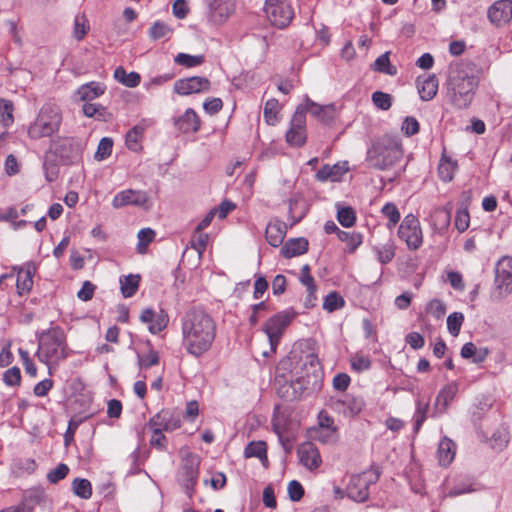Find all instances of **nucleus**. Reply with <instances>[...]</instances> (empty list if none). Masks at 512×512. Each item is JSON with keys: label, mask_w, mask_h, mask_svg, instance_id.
Segmentation results:
<instances>
[{"label": "nucleus", "mask_w": 512, "mask_h": 512, "mask_svg": "<svg viewBox=\"0 0 512 512\" xmlns=\"http://www.w3.org/2000/svg\"><path fill=\"white\" fill-rule=\"evenodd\" d=\"M183 345L187 352L200 357L210 350L216 335V324L203 310L192 309L182 320Z\"/></svg>", "instance_id": "1"}, {"label": "nucleus", "mask_w": 512, "mask_h": 512, "mask_svg": "<svg viewBox=\"0 0 512 512\" xmlns=\"http://www.w3.org/2000/svg\"><path fill=\"white\" fill-rule=\"evenodd\" d=\"M446 85L451 104L463 109L471 104L479 81L471 65L457 64L451 67Z\"/></svg>", "instance_id": "2"}, {"label": "nucleus", "mask_w": 512, "mask_h": 512, "mask_svg": "<svg viewBox=\"0 0 512 512\" xmlns=\"http://www.w3.org/2000/svg\"><path fill=\"white\" fill-rule=\"evenodd\" d=\"M67 355L66 337L60 328L53 327L40 334L36 356L48 367L50 374L52 368L56 367Z\"/></svg>", "instance_id": "3"}, {"label": "nucleus", "mask_w": 512, "mask_h": 512, "mask_svg": "<svg viewBox=\"0 0 512 512\" xmlns=\"http://www.w3.org/2000/svg\"><path fill=\"white\" fill-rule=\"evenodd\" d=\"M62 123V113L54 104H44L34 121L27 128V135L31 140H39L56 134Z\"/></svg>", "instance_id": "4"}, {"label": "nucleus", "mask_w": 512, "mask_h": 512, "mask_svg": "<svg viewBox=\"0 0 512 512\" xmlns=\"http://www.w3.org/2000/svg\"><path fill=\"white\" fill-rule=\"evenodd\" d=\"M402 157L400 142L391 137H383L372 144L367 152V162L375 169L386 170Z\"/></svg>", "instance_id": "5"}, {"label": "nucleus", "mask_w": 512, "mask_h": 512, "mask_svg": "<svg viewBox=\"0 0 512 512\" xmlns=\"http://www.w3.org/2000/svg\"><path fill=\"white\" fill-rule=\"evenodd\" d=\"M234 0H204L202 19L213 29L224 26L235 13Z\"/></svg>", "instance_id": "6"}, {"label": "nucleus", "mask_w": 512, "mask_h": 512, "mask_svg": "<svg viewBox=\"0 0 512 512\" xmlns=\"http://www.w3.org/2000/svg\"><path fill=\"white\" fill-rule=\"evenodd\" d=\"M398 237L410 250H418L423 244V232L420 221L413 214H408L398 228Z\"/></svg>", "instance_id": "7"}, {"label": "nucleus", "mask_w": 512, "mask_h": 512, "mask_svg": "<svg viewBox=\"0 0 512 512\" xmlns=\"http://www.w3.org/2000/svg\"><path fill=\"white\" fill-rule=\"evenodd\" d=\"M264 10L270 23L279 28L288 26L294 16L289 0H266Z\"/></svg>", "instance_id": "8"}, {"label": "nucleus", "mask_w": 512, "mask_h": 512, "mask_svg": "<svg viewBox=\"0 0 512 512\" xmlns=\"http://www.w3.org/2000/svg\"><path fill=\"white\" fill-rule=\"evenodd\" d=\"M377 479L378 475L372 470L353 475L347 486L349 498L356 502L366 501L369 497V486L375 483Z\"/></svg>", "instance_id": "9"}, {"label": "nucleus", "mask_w": 512, "mask_h": 512, "mask_svg": "<svg viewBox=\"0 0 512 512\" xmlns=\"http://www.w3.org/2000/svg\"><path fill=\"white\" fill-rule=\"evenodd\" d=\"M182 456L179 479L186 489H191L199 474L200 458L188 449H181Z\"/></svg>", "instance_id": "10"}, {"label": "nucleus", "mask_w": 512, "mask_h": 512, "mask_svg": "<svg viewBox=\"0 0 512 512\" xmlns=\"http://www.w3.org/2000/svg\"><path fill=\"white\" fill-rule=\"evenodd\" d=\"M293 319V315L287 312H281L271 317L264 325L272 351L276 350L280 338L284 330L289 326Z\"/></svg>", "instance_id": "11"}, {"label": "nucleus", "mask_w": 512, "mask_h": 512, "mask_svg": "<svg viewBox=\"0 0 512 512\" xmlns=\"http://www.w3.org/2000/svg\"><path fill=\"white\" fill-rule=\"evenodd\" d=\"M306 138V117L303 114V109L297 108L286 133V142L291 146L300 147L305 144Z\"/></svg>", "instance_id": "12"}, {"label": "nucleus", "mask_w": 512, "mask_h": 512, "mask_svg": "<svg viewBox=\"0 0 512 512\" xmlns=\"http://www.w3.org/2000/svg\"><path fill=\"white\" fill-rule=\"evenodd\" d=\"M210 81L206 77L193 76L179 79L174 83V92L179 95H190L210 90Z\"/></svg>", "instance_id": "13"}, {"label": "nucleus", "mask_w": 512, "mask_h": 512, "mask_svg": "<svg viewBox=\"0 0 512 512\" xmlns=\"http://www.w3.org/2000/svg\"><path fill=\"white\" fill-rule=\"evenodd\" d=\"M126 205H134L137 207L148 208L149 197L147 193L144 191L133 189L120 191L113 198L112 206L117 209Z\"/></svg>", "instance_id": "14"}, {"label": "nucleus", "mask_w": 512, "mask_h": 512, "mask_svg": "<svg viewBox=\"0 0 512 512\" xmlns=\"http://www.w3.org/2000/svg\"><path fill=\"white\" fill-rule=\"evenodd\" d=\"M495 284L503 294L512 292V258L503 257L496 265Z\"/></svg>", "instance_id": "15"}, {"label": "nucleus", "mask_w": 512, "mask_h": 512, "mask_svg": "<svg viewBox=\"0 0 512 512\" xmlns=\"http://www.w3.org/2000/svg\"><path fill=\"white\" fill-rule=\"evenodd\" d=\"M49 150L63 161H68L78 156L80 148L73 138L58 137L50 142Z\"/></svg>", "instance_id": "16"}, {"label": "nucleus", "mask_w": 512, "mask_h": 512, "mask_svg": "<svg viewBox=\"0 0 512 512\" xmlns=\"http://www.w3.org/2000/svg\"><path fill=\"white\" fill-rule=\"evenodd\" d=\"M181 426V420L177 413L170 410H161L146 424V428H155L171 432Z\"/></svg>", "instance_id": "17"}, {"label": "nucleus", "mask_w": 512, "mask_h": 512, "mask_svg": "<svg viewBox=\"0 0 512 512\" xmlns=\"http://www.w3.org/2000/svg\"><path fill=\"white\" fill-rule=\"evenodd\" d=\"M490 21L498 26L508 23L512 19V1L499 0L488 10Z\"/></svg>", "instance_id": "18"}, {"label": "nucleus", "mask_w": 512, "mask_h": 512, "mask_svg": "<svg viewBox=\"0 0 512 512\" xmlns=\"http://www.w3.org/2000/svg\"><path fill=\"white\" fill-rule=\"evenodd\" d=\"M143 323L149 324L148 329L151 333L156 334L166 328L169 318L164 311L156 313L153 309H144L140 315Z\"/></svg>", "instance_id": "19"}, {"label": "nucleus", "mask_w": 512, "mask_h": 512, "mask_svg": "<svg viewBox=\"0 0 512 512\" xmlns=\"http://www.w3.org/2000/svg\"><path fill=\"white\" fill-rule=\"evenodd\" d=\"M297 453L301 464L310 470L317 469L322 462L317 447L311 442L302 443Z\"/></svg>", "instance_id": "20"}, {"label": "nucleus", "mask_w": 512, "mask_h": 512, "mask_svg": "<svg viewBox=\"0 0 512 512\" xmlns=\"http://www.w3.org/2000/svg\"><path fill=\"white\" fill-rule=\"evenodd\" d=\"M297 108L303 109V114L306 112L310 113L316 119L322 122H328L334 117V106L333 105H320L316 102H313L309 98H305L303 104L299 105Z\"/></svg>", "instance_id": "21"}, {"label": "nucleus", "mask_w": 512, "mask_h": 512, "mask_svg": "<svg viewBox=\"0 0 512 512\" xmlns=\"http://www.w3.org/2000/svg\"><path fill=\"white\" fill-rule=\"evenodd\" d=\"M438 79L435 75L420 76L416 80V87L423 101L432 100L438 91Z\"/></svg>", "instance_id": "22"}, {"label": "nucleus", "mask_w": 512, "mask_h": 512, "mask_svg": "<svg viewBox=\"0 0 512 512\" xmlns=\"http://www.w3.org/2000/svg\"><path fill=\"white\" fill-rule=\"evenodd\" d=\"M349 170L348 163L342 162L337 163L332 166L324 165L320 170L316 173V179L325 182L330 180L332 182L340 181Z\"/></svg>", "instance_id": "23"}, {"label": "nucleus", "mask_w": 512, "mask_h": 512, "mask_svg": "<svg viewBox=\"0 0 512 512\" xmlns=\"http://www.w3.org/2000/svg\"><path fill=\"white\" fill-rule=\"evenodd\" d=\"M287 232V226L284 222L275 220L270 222L266 227V240L273 247H278L282 244Z\"/></svg>", "instance_id": "24"}, {"label": "nucleus", "mask_w": 512, "mask_h": 512, "mask_svg": "<svg viewBox=\"0 0 512 512\" xmlns=\"http://www.w3.org/2000/svg\"><path fill=\"white\" fill-rule=\"evenodd\" d=\"M175 125L183 133H194L199 130L200 119L196 112L189 108L175 121Z\"/></svg>", "instance_id": "25"}, {"label": "nucleus", "mask_w": 512, "mask_h": 512, "mask_svg": "<svg viewBox=\"0 0 512 512\" xmlns=\"http://www.w3.org/2000/svg\"><path fill=\"white\" fill-rule=\"evenodd\" d=\"M456 444L449 438L444 437L437 450L438 462L443 467H448L455 458Z\"/></svg>", "instance_id": "26"}, {"label": "nucleus", "mask_w": 512, "mask_h": 512, "mask_svg": "<svg viewBox=\"0 0 512 512\" xmlns=\"http://www.w3.org/2000/svg\"><path fill=\"white\" fill-rule=\"evenodd\" d=\"M34 271L35 267L32 264H27L18 270L16 286L20 295L32 289Z\"/></svg>", "instance_id": "27"}, {"label": "nucleus", "mask_w": 512, "mask_h": 512, "mask_svg": "<svg viewBox=\"0 0 512 512\" xmlns=\"http://www.w3.org/2000/svg\"><path fill=\"white\" fill-rule=\"evenodd\" d=\"M308 250V241L305 238H294L288 240L281 249L285 258H292L306 253Z\"/></svg>", "instance_id": "28"}, {"label": "nucleus", "mask_w": 512, "mask_h": 512, "mask_svg": "<svg viewBox=\"0 0 512 512\" xmlns=\"http://www.w3.org/2000/svg\"><path fill=\"white\" fill-rule=\"evenodd\" d=\"M105 91V87L98 83V82H90L88 84L82 85L77 90V95L79 96L80 100L84 102H90L100 95H102Z\"/></svg>", "instance_id": "29"}, {"label": "nucleus", "mask_w": 512, "mask_h": 512, "mask_svg": "<svg viewBox=\"0 0 512 512\" xmlns=\"http://www.w3.org/2000/svg\"><path fill=\"white\" fill-rule=\"evenodd\" d=\"M458 392V384L453 382L447 384L438 394L435 406L440 412H444Z\"/></svg>", "instance_id": "30"}, {"label": "nucleus", "mask_w": 512, "mask_h": 512, "mask_svg": "<svg viewBox=\"0 0 512 512\" xmlns=\"http://www.w3.org/2000/svg\"><path fill=\"white\" fill-rule=\"evenodd\" d=\"M451 213L446 208H436L430 215V223L434 230L443 231L450 224Z\"/></svg>", "instance_id": "31"}, {"label": "nucleus", "mask_w": 512, "mask_h": 512, "mask_svg": "<svg viewBox=\"0 0 512 512\" xmlns=\"http://www.w3.org/2000/svg\"><path fill=\"white\" fill-rule=\"evenodd\" d=\"M144 130L145 126L140 124L135 125L127 132L125 141L128 149L135 152L141 150V139L143 137Z\"/></svg>", "instance_id": "32"}, {"label": "nucleus", "mask_w": 512, "mask_h": 512, "mask_svg": "<svg viewBox=\"0 0 512 512\" xmlns=\"http://www.w3.org/2000/svg\"><path fill=\"white\" fill-rule=\"evenodd\" d=\"M456 169L457 162L453 161L450 157H447L445 154H443L438 166V173L440 178L445 182L451 181L453 179Z\"/></svg>", "instance_id": "33"}, {"label": "nucleus", "mask_w": 512, "mask_h": 512, "mask_svg": "<svg viewBox=\"0 0 512 512\" xmlns=\"http://www.w3.org/2000/svg\"><path fill=\"white\" fill-rule=\"evenodd\" d=\"M395 249V244L392 241H388L384 244L375 246L373 251L376 254L377 260L381 264H387L394 258Z\"/></svg>", "instance_id": "34"}, {"label": "nucleus", "mask_w": 512, "mask_h": 512, "mask_svg": "<svg viewBox=\"0 0 512 512\" xmlns=\"http://www.w3.org/2000/svg\"><path fill=\"white\" fill-rule=\"evenodd\" d=\"M140 276L128 275L120 279L121 292L125 298L133 296L139 288Z\"/></svg>", "instance_id": "35"}, {"label": "nucleus", "mask_w": 512, "mask_h": 512, "mask_svg": "<svg viewBox=\"0 0 512 512\" xmlns=\"http://www.w3.org/2000/svg\"><path fill=\"white\" fill-rule=\"evenodd\" d=\"M115 79L127 87H136L140 83V75L136 72L126 73L122 67L114 71Z\"/></svg>", "instance_id": "36"}, {"label": "nucleus", "mask_w": 512, "mask_h": 512, "mask_svg": "<svg viewBox=\"0 0 512 512\" xmlns=\"http://www.w3.org/2000/svg\"><path fill=\"white\" fill-rule=\"evenodd\" d=\"M280 104L277 99H269L264 106V119L268 125H275L278 122Z\"/></svg>", "instance_id": "37"}, {"label": "nucleus", "mask_w": 512, "mask_h": 512, "mask_svg": "<svg viewBox=\"0 0 512 512\" xmlns=\"http://www.w3.org/2000/svg\"><path fill=\"white\" fill-rule=\"evenodd\" d=\"M373 70L387 75H395L396 67L392 66L389 59V52L380 55L372 65Z\"/></svg>", "instance_id": "38"}, {"label": "nucleus", "mask_w": 512, "mask_h": 512, "mask_svg": "<svg viewBox=\"0 0 512 512\" xmlns=\"http://www.w3.org/2000/svg\"><path fill=\"white\" fill-rule=\"evenodd\" d=\"M338 238L346 243L348 251L354 252L362 243V236L359 233H350L343 230L338 231Z\"/></svg>", "instance_id": "39"}, {"label": "nucleus", "mask_w": 512, "mask_h": 512, "mask_svg": "<svg viewBox=\"0 0 512 512\" xmlns=\"http://www.w3.org/2000/svg\"><path fill=\"white\" fill-rule=\"evenodd\" d=\"M12 101L0 98V122L8 127L14 122Z\"/></svg>", "instance_id": "40"}, {"label": "nucleus", "mask_w": 512, "mask_h": 512, "mask_svg": "<svg viewBox=\"0 0 512 512\" xmlns=\"http://www.w3.org/2000/svg\"><path fill=\"white\" fill-rule=\"evenodd\" d=\"M75 495L82 499H89L92 495V486L87 479L77 478L72 482Z\"/></svg>", "instance_id": "41"}, {"label": "nucleus", "mask_w": 512, "mask_h": 512, "mask_svg": "<svg viewBox=\"0 0 512 512\" xmlns=\"http://www.w3.org/2000/svg\"><path fill=\"white\" fill-rule=\"evenodd\" d=\"M175 63L187 68H192L203 64V55H190L186 53H179L174 59Z\"/></svg>", "instance_id": "42"}, {"label": "nucleus", "mask_w": 512, "mask_h": 512, "mask_svg": "<svg viewBox=\"0 0 512 512\" xmlns=\"http://www.w3.org/2000/svg\"><path fill=\"white\" fill-rule=\"evenodd\" d=\"M381 213L383 214L384 217H386L388 219L387 227L389 229H392L393 227H395L401 217L397 206L394 203H390V202L386 203L382 207Z\"/></svg>", "instance_id": "43"}, {"label": "nucleus", "mask_w": 512, "mask_h": 512, "mask_svg": "<svg viewBox=\"0 0 512 512\" xmlns=\"http://www.w3.org/2000/svg\"><path fill=\"white\" fill-rule=\"evenodd\" d=\"M350 364L354 371L360 373L370 369L371 359L368 355L363 353H355L350 358Z\"/></svg>", "instance_id": "44"}, {"label": "nucleus", "mask_w": 512, "mask_h": 512, "mask_svg": "<svg viewBox=\"0 0 512 512\" xmlns=\"http://www.w3.org/2000/svg\"><path fill=\"white\" fill-rule=\"evenodd\" d=\"M137 238V251L143 254L146 252L147 246L154 240L155 232L150 228H143L138 232Z\"/></svg>", "instance_id": "45"}, {"label": "nucleus", "mask_w": 512, "mask_h": 512, "mask_svg": "<svg viewBox=\"0 0 512 512\" xmlns=\"http://www.w3.org/2000/svg\"><path fill=\"white\" fill-rule=\"evenodd\" d=\"M83 113L85 116L97 120H106L107 116V111L103 106L90 102H85L83 105Z\"/></svg>", "instance_id": "46"}, {"label": "nucleus", "mask_w": 512, "mask_h": 512, "mask_svg": "<svg viewBox=\"0 0 512 512\" xmlns=\"http://www.w3.org/2000/svg\"><path fill=\"white\" fill-rule=\"evenodd\" d=\"M172 33V28L164 22L156 21L149 30V36L152 40H159L168 37Z\"/></svg>", "instance_id": "47"}, {"label": "nucleus", "mask_w": 512, "mask_h": 512, "mask_svg": "<svg viewBox=\"0 0 512 512\" xmlns=\"http://www.w3.org/2000/svg\"><path fill=\"white\" fill-rule=\"evenodd\" d=\"M345 304V301L341 295L336 292L329 293L323 302V309L328 312L341 309Z\"/></svg>", "instance_id": "48"}, {"label": "nucleus", "mask_w": 512, "mask_h": 512, "mask_svg": "<svg viewBox=\"0 0 512 512\" xmlns=\"http://www.w3.org/2000/svg\"><path fill=\"white\" fill-rule=\"evenodd\" d=\"M300 282L306 286L309 297H315L316 285L313 276L310 274V266L304 265L301 269Z\"/></svg>", "instance_id": "49"}, {"label": "nucleus", "mask_w": 512, "mask_h": 512, "mask_svg": "<svg viewBox=\"0 0 512 512\" xmlns=\"http://www.w3.org/2000/svg\"><path fill=\"white\" fill-rule=\"evenodd\" d=\"M113 141L111 138L104 137L100 140L94 158L97 161H103L111 155Z\"/></svg>", "instance_id": "50"}, {"label": "nucleus", "mask_w": 512, "mask_h": 512, "mask_svg": "<svg viewBox=\"0 0 512 512\" xmlns=\"http://www.w3.org/2000/svg\"><path fill=\"white\" fill-rule=\"evenodd\" d=\"M209 235L201 232H194L191 238V247L197 251L198 256L202 257L207 244H208Z\"/></svg>", "instance_id": "51"}, {"label": "nucleus", "mask_w": 512, "mask_h": 512, "mask_svg": "<svg viewBox=\"0 0 512 512\" xmlns=\"http://www.w3.org/2000/svg\"><path fill=\"white\" fill-rule=\"evenodd\" d=\"M464 321V315L460 312H454L447 318V328L451 335L458 336Z\"/></svg>", "instance_id": "52"}, {"label": "nucleus", "mask_w": 512, "mask_h": 512, "mask_svg": "<svg viewBox=\"0 0 512 512\" xmlns=\"http://www.w3.org/2000/svg\"><path fill=\"white\" fill-rule=\"evenodd\" d=\"M244 453L247 458H266V444L262 441L252 442L245 448Z\"/></svg>", "instance_id": "53"}, {"label": "nucleus", "mask_w": 512, "mask_h": 512, "mask_svg": "<svg viewBox=\"0 0 512 512\" xmlns=\"http://www.w3.org/2000/svg\"><path fill=\"white\" fill-rule=\"evenodd\" d=\"M372 102L377 108L388 110L392 105V98L388 93L376 91L372 94Z\"/></svg>", "instance_id": "54"}, {"label": "nucleus", "mask_w": 512, "mask_h": 512, "mask_svg": "<svg viewBox=\"0 0 512 512\" xmlns=\"http://www.w3.org/2000/svg\"><path fill=\"white\" fill-rule=\"evenodd\" d=\"M338 221L344 227H350L355 223L356 216L355 212L350 207H344L338 210L337 213Z\"/></svg>", "instance_id": "55"}, {"label": "nucleus", "mask_w": 512, "mask_h": 512, "mask_svg": "<svg viewBox=\"0 0 512 512\" xmlns=\"http://www.w3.org/2000/svg\"><path fill=\"white\" fill-rule=\"evenodd\" d=\"M429 404L428 403H422L421 401L417 402V409L415 412V425L414 430L415 432H418L421 428L422 424L427 419V412H428Z\"/></svg>", "instance_id": "56"}, {"label": "nucleus", "mask_w": 512, "mask_h": 512, "mask_svg": "<svg viewBox=\"0 0 512 512\" xmlns=\"http://www.w3.org/2000/svg\"><path fill=\"white\" fill-rule=\"evenodd\" d=\"M3 381L7 386H19L21 383V373L18 367H12L3 374Z\"/></svg>", "instance_id": "57"}, {"label": "nucleus", "mask_w": 512, "mask_h": 512, "mask_svg": "<svg viewBox=\"0 0 512 512\" xmlns=\"http://www.w3.org/2000/svg\"><path fill=\"white\" fill-rule=\"evenodd\" d=\"M159 363V354L157 351L151 349L147 354L138 356V364L140 368H148Z\"/></svg>", "instance_id": "58"}, {"label": "nucleus", "mask_w": 512, "mask_h": 512, "mask_svg": "<svg viewBox=\"0 0 512 512\" xmlns=\"http://www.w3.org/2000/svg\"><path fill=\"white\" fill-rule=\"evenodd\" d=\"M151 432L150 444L159 450H165L167 445V439L163 434V431L155 428H148Z\"/></svg>", "instance_id": "59"}, {"label": "nucleus", "mask_w": 512, "mask_h": 512, "mask_svg": "<svg viewBox=\"0 0 512 512\" xmlns=\"http://www.w3.org/2000/svg\"><path fill=\"white\" fill-rule=\"evenodd\" d=\"M68 472L69 467L66 464L61 463L47 474V479L51 483H57L58 481L64 479Z\"/></svg>", "instance_id": "60"}, {"label": "nucleus", "mask_w": 512, "mask_h": 512, "mask_svg": "<svg viewBox=\"0 0 512 512\" xmlns=\"http://www.w3.org/2000/svg\"><path fill=\"white\" fill-rule=\"evenodd\" d=\"M19 355L22 360L25 372L31 377H35L37 374V368L29 356V353L26 350L19 349Z\"/></svg>", "instance_id": "61"}, {"label": "nucleus", "mask_w": 512, "mask_h": 512, "mask_svg": "<svg viewBox=\"0 0 512 512\" xmlns=\"http://www.w3.org/2000/svg\"><path fill=\"white\" fill-rule=\"evenodd\" d=\"M427 312L433 315L435 318L439 319L446 312L445 304L439 299H433L427 306Z\"/></svg>", "instance_id": "62"}, {"label": "nucleus", "mask_w": 512, "mask_h": 512, "mask_svg": "<svg viewBox=\"0 0 512 512\" xmlns=\"http://www.w3.org/2000/svg\"><path fill=\"white\" fill-rule=\"evenodd\" d=\"M288 494L292 501H299L304 495V489L300 482L293 480L288 484Z\"/></svg>", "instance_id": "63"}, {"label": "nucleus", "mask_w": 512, "mask_h": 512, "mask_svg": "<svg viewBox=\"0 0 512 512\" xmlns=\"http://www.w3.org/2000/svg\"><path fill=\"white\" fill-rule=\"evenodd\" d=\"M401 130L407 136L415 135L419 131V123L413 117H406L402 123Z\"/></svg>", "instance_id": "64"}]
</instances>
